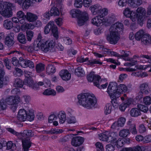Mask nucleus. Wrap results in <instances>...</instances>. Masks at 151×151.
<instances>
[{
  "instance_id": "21",
  "label": "nucleus",
  "mask_w": 151,
  "mask_h": 151,
  "mask_svg": "<svg viewBox=\"0 0 151 151\" xmlns=\"http://www.w3.org/2000/svg\"><path fill=\"white\" fill-rule=\"evenodd\" d=\"M24 83L25 84L33 89L36 90L37 88V85L35 86V83L34 82L31 78H27Z\"/></svg>"
},
{
  "instance_id": "24",
  "label": "nucleus",
  "mask_w": 151,
  "mask_h": 151,
  "mask_svg": "<svg viewBox=\"0 0 151 151\" xmlns=\"http://www.w3.org/2000/svg\"><path fill=\"white\" fill-rule=\"evenodd\" d=\"M129 6L133 8H136L140 5L142 3L141 0H127Z\"/></svg>"
},
{
  "instance_id": "62",
  "label": "nucleus",
  "mask_w": 151,
  "mask_h": 151,
  "mask_svg": "<svg viewBox=\"0 0 151 151\" xmlns=\"http://www.w3.org/2000/svg\"><path fill=\"white\" fill-rule=\"evenodd\" d=\"M129 61L131 62L130 63H126L124 64V65L126 66H132L136 65L137 63V60H133L132 58H129Z\"/></svg>"
},
{
  "instance_id": "2",
  "label": "nucleus",
  "mask_w": 151,
  "mask_h": 151,
  "mask_svg": "<svg viewBox=\"0 0 151 151\" xmlns=\"http://www.w3.org/2000/svg\"><path fill=\"white\" fill-rule=\"evenodd\" d=\"M54 45V42L52 40L47 41L45 42L43 41L41 43H38L37 46L35 45L33 48L32 46L29 47L28 50L30 49V51L32 52L34 50L38 51L40 49L42 51L46 52L52 48Z\"/></svg>"
},
{
  "instance_id": "49",
  "label": "nucleus",
  "mask_w": 151,
  "mask_h": 151,
  "mask_svg": "<svg viewBox=\"0 0 151 151\" xmlns=\"http://www.w3.org/2000/svg\"><path fill=\"white\" fill-rule=\"evenodd\" d=\"M137 108L141 111L144 113H146L148 110V107L145 105L138 104L137 105Z\"/></svg>"
},
{
  "instance_id": "54",
  "label": "nucleus",
  "mask_w": 151,
  "mask_h": 151,
  "mask_svg": "<svg viewBox=\"0 0 151 151\" xmlns=\"http://www.w3.org/2000/svg\"><path fill=\"white\" fill-rule=\"evenodd\" d=\"M126 121V119L124 117H121L119 118L117 122L119 127H123L125 124Z\"/></svg>"
},
{
  "instance_id": "10",
  "label": "nucleus",
  "mask_w": 151,
  "mask_h": 151,
  "mask_svg": "<svg viewBox=\"0 0 151 151\" xmlns=\"http://www.w3.org/2000/svg\"><path fill=\"white\" fill-rule=\"evenodd\" d=\"M19 63L22 68H24L29 67L30 68H33L35 67V65L33 62L26 59H24L22 58L20 59Z\"/></svg>"
},
{
  "instance_id": "6",
  "label": "nucleus",
  "mask_w": 151,
  "mask_h": 151,
  "mask_svg": "<svg viewBox=\"0 0 151 151\" xmlns=\"http://www.w3.org/2000/svg\"><path fill=\"white\" fill-rule=\"evenodd\" d=\"M51 30L53 35L56 39H57L59 37V33L58 28L53 21H50L45 26L44 28V32L45 34H47Z\"/></svg>"
},
{
  "instance_id": "16",
  "label": "nucleus",
  "mask_w": 151,
  "mask_h": 151,
  "mask_svg": "<svg viewBox=\"0 0 151 151\" xmlns=\"http://www.w3.org/2000/svg\"><path fill=\"white\" fill-rule=\"evenodd\" d=\"M17 118L20 121H25L27 119V112L24 109H20L18 111Z\"/></svg>"
},
{
  "instance_id": "44",
  "label": "nucleus",
  "mask_w": 151,
  "mask_h": 151,
  "mask_svg": "<svg viewBox=\"0 0 151 151\" xmlns=\"http://www.w3.org/2000/svg\"><path fill=\"white\" fill-rule=\"evenodd\" d=\"M50 15L51 16H58L60 14V12L58 8L56 7L52 8L50 11Z\"/></svg>"
},
{
  "instance_id": "4",
  "label": "nucleus",
  "mask_w": 151,
  "mask_h": 151,
  "mask_svg": "<svg viewBox=\"0 0 151 151\" xmlns=\"http://www.w3.org/2000/svg\"><path fill=\"white\" fill-rule=\"evenodd\" d=\"M13 4L8 2L0 3V13L4 17L9 18L12 16Z\"/></svg>"
},
{
  "instance_id": "61",
  "label": "nucleus",
  "mask_w": 151,
  "mask_h": 151,
  "mask_svg": "<svg viewBox=\"0 0 151 151\" xmlns=\"http://www.w3.org/2000/svg\"><path fill=\"white\" fill-rule=\"evenodd\" d=\"M82 0H75L74 5L75 7L79 8L82 7Z\"/></svg>"
},
{
  "instance_id": "14",
  "label": "nucleus",
  "mask_w": 151,
  "mask_h": 151,
  "mask_svg": "<svg viewBox=\"0 0 151 151\" xmlns=\"http://www.w3.org/2000/svg\"><path fill=\"white\" fill-rule=\"evenodd\" d=\"M139 90L144 93V94L147 95L151 91V88L148 84L145 83L141 84L139 86Z\"/></svg>"
},
{
  "instance_id": "56",
  "label": "nucleus",
  "mask_w": 151,
  "mask_h": 151,
  "mask_svg": "<svg viewBox=\"0 0 151 151\" xmlns=\"http://www.w3.org/2000/svg\"><path fill=\"white\" fill-rule=\"evenodd\" d=\"M105 81L106 80L105 79L101 80L100 82L99 83V86L97 87L100 89L106 88L108 85V83H105L104 84V82H105Z\"/></svg>"
},
{
  "instance_id": "37",
  "label": "nucleus",
  "mask_w": 151,
  "mask_h": 151,
  "mask_svg": "<svg viewBox=\"0 0 151 151\" xmlns=\"http://www.w3.org/2000/svg\"><path fill=\"white\" fill-rule=\"evenodd\" d=\"M35 118V115L33 110L32 109L29 110L27 112V119L29 121H33Z\"/></svg>"
},
{
  "instance_id": "63",
  "label": "nucleus",
  "mask_w": 151,
  "mask_h": 151,
  "mask_svg": "<svg viewBox=\"0 0 151 151\" xmlns=\"http://www.w3.org/2000/svg\"><path fill=\"white\" fill-rule=\"evenodd\" d=\"M112 106L110 104H106L105 108V113L106 114H109L111 112Z\"/></svg>"
},
{
  "instance_id": "58",
  "label": "nucleus",
  "mask_w": 151,
  "mask_h": 151,
  "mask_svg": "<svg viewBox=\"0 0 151 151\" xmlns=\"http://www.w3.org/2000/svg\"><path fill=\"white\" fill-rule=\"evenodd\" d=\"M83 70L81 67H78L75 70V74L78 76H80L83 74Z\"/></svg>"
},
{
  "instance_id": "53",
  "label": "nucleus",
  "mask_w": 151,
  "mask_h": 151,
  "mask_svg": "<svg viewBox=\"0 0 151 151\" xmlns=\"http://www.w3.org/2000/svg\"><path fill=\"white\" fill-rule=\"evenodd\" d=\"M129 129L133 134H137V132L136 129V125L135 124H131Z\"/></svg>"
},
{
  "instance_id": "13",
  "label": "nucleus",
  "mask_w": 151,
  "mask_h": 151,
  "mask_svg": "<svg viewBox=\"0 0 151 151\" xmlns=\"http://www.w3.org/2000/svg\"><path fill=\"white\" fill-rule=\"evenodd\" d=\"M123 14L125 17L130 18L133 22L135 21V12L131 11L129 8L127 7L123 11Z\"/></svg>"
},
{
  "instance_id": "7",
  "label": "nucleus",
  "mask_w": 151,
  "mask_h": 151,
  "mask_svg": "<svg viewBox=\"0 0 151 151\" xmlns=\"http://www.w3.org/2000/svg\"><path fill=\"white\" fill-rule=\"evenodd\" d=\"M109 34L106 36V40L110 44H115L119 40V33L111 29H109Z\"/></svg>"
},
{
  "instance_id": "28",
  "label": "nucleus",
  "mask_w": 151,
  "mask_h": 151,
  "mask_svg": "<svg viewBox=\"0 0 151 151\" xmlns=\"http://www.w3.org/2000/svg\"><path fill=\"white\" fill-rule=\"evenodd\" d=\"M102 51L104 54H108L115 57H119V55L117 53L111 51V50L105 48L102 49Z\"/></svg>"
},
{
  "instance_id": "34",
  "label": "nucleus",
  "mask_w": 151,
  "mask_h": 151,
  "mask_svg": "<svg viewBox=\"0 0 151 151\" xmlns=\"http://www.w3.org/2000/svg\"><path fill=\"white\" fill-rule=\"evenodd\" d=\"M4 27L7 29H10L13 27V24L12 21L7 19L5 20L4 22Z\"/></svg>"
},
{
  "instance_id": "8",
  "label": "nucleus",
  "mask_w": 151,
  "mask_h": 151,
  "mask_svg": "<svg viewBox=\"0 0 151 151\" xmlns=\"http://www.w3.org/2000/svg\"><path fill=\"white\" fill-rule=\"evenodd\" d=\"M136 13H135V21L138 19V22L139 20L141 22H140V24L142 25L143 22L145 20V15L146 13V11L145 9L141 7H138L136 10Z\"/></svg>"
},
{
  "instance_id": "25",
  "label": "nucleus",
  "mask_w": 151,
  "mask_h": 151,
  "mask_svg": "<svg viewBox=\"0 0 151 151\" xmlns=\"http://www.w3.org/2000/svg\"><path fill=\"white\" fill-rule=\"evenodd\" d=\"M116 136L114 132H109L107 142L114 145L116 141Z\"/></svg>"
},
{
  "instance_id": "20",
  "label": "nucleus",
  "mask_w": 151,
  "mask_h": 151,
  "mask_svg": "<svg viewBox=\"0 0 151 151\" xmlns=\"http://www.w3.org/2000/svg\"><path fill=\"white\" fill-rule=\"evenodd\" d=\"M22 139V147L24 151H28L29 149L31 147L32 144L30 139Z\"/></svg>"
},
{
  "instance_id": "29",
  "label": "nucleus",
  "mask_w": 151,
  "mask_h": 151,
  "mask_svg": "<svg viewBox=\"0 0 151 151\" xmlns=\"http://www.w3.org/2000/svg\"><path fill=\"white\" fill-rule=\"evenodd\" d=\"M119 96V94L116 93L114 95H112V97H110L111 99V102L113 106L114 107H116L118 106V104L117 99L118 98Z\"/></svg>"
},
{
  "instance_id": "59",
  "label": "nucleus",
  "mask_w": 151,
  "mask_h": 151,
  "mask_svg": "<svg viewBox=\"0 0 151 151\" xmlns=\"http://www.w3.org/2000/svg\"><path fill=\"white\" fill-rule=\"evenodd\" d=\"M17 16L19 19H25L26 17V16L22 11H20L17 12Z\"/></svg>"
},
{
  "instance_id": "42",
  "label": "nucleus",
  "mask_w": 151,
  "mask_h": 151,
  "mask_svg": "<svg viewBox=\"0 0 151 151\" xmlns=\"http://www.w3.org/2000/svg\"><path fill=\"white\" fill-rule=\"evenodd\" d=\"M35 68L37 72L40 73L44 70L45 65L44 64L40 63L36 65Z\"/></svg>"
},
{
  "instance_id": "52",
  "label": "nucleus",
  "mask_w": 151,
  "mask_h": 151,
  "mask_svg": "<svg viewBox=\"0 0 151 151\" xmlns=\"http://www.w3.org/2000/svg\"><path fill=\"white\" fill-rule=\"evenodd\" d=\"M6 104L5 100H1L0 101V111L5 110L6 109L7 106Z\"/></svg>"
},
{
  "instance_id": "38",
  "label": "nucleus",
  "mask_w": 151,
  "mask_h": 151,
  "mask_svg": "<svg viewBox=\"0 0 151 151\" xmlns=\"http://www.w3.org/2000/svg\"><path fill=\"white\" fill-rule=\"evenodd\" d=\"M24 82L20 78H16L15 80L14 86L16 88H21L24 84Z\"/></svg>"
},
{
  "instance_id": "64",
  "label": "nucleus",
  "mask_w": 151,
  "mask_h": 151,
  "mask_svg": "<svg viewBox=\"0 0 151 151\" xmlns=\"http://www.w3.org/2000/svg\"><path fill=\"white\" fill-rule=\"evenodd\" d=\"M63 132L62 129H52L50 131V132L52 134H58Z\"/></svg>"
},
{
  "instance_id": "26",
  "label": "nucleus",
  "mask_w": 151,
  "mask_h": 151,
  "mask_svg": "<svg viewBox=\"0 0 151 151\" xmlns=\"http://www.w3.org/2000/svg\"><path fill=\"white\" fill-rule=\"evenodd\" d=\"M142 42L145 45L151 44V37L148 34L146 33L143 35L142 39Z\"/></svg>"
},
{
  "instance_id": "33",
  "label": "nucleus",
  "mask_w": 151,
  "mask_h": 151,
  "mask_svg": "<svg viewBox=\"0 0 151 151\" xmlns=\"http://www.w3.org/2000/svg\"><path fill=\"white\" fill-rule=\"evenodd\" d=\"M22 6L24 9L29 8L33 3H35L33 0H23L22 1Z\"/></svg>"
},
{
  "instance_id": "32",
  "label": "nucleus",
  "mask_w": 151,
  "mask_h": 151,
  "mask_svg": "<svg viewBox=\"0 0 151 151\" xmlns=\"http://www.w3.org/2000/svg\"><path fill=\"white\" fill-rule=\"evenodd\" d=\"M137 108H133L130 111V114L132 117H137L140 115L141 113L140 111Z\"/></svg>"
},
{
  "instance_id": "30",
  "label": "nucleus",
  "mask_w": 151,
  "mask_h": 151,
  "mask_svg": "<svg viewBox=\"0 0 151 151\" xmlns=\"http://www.w3.org/2000/svg\"><path fill=\"white\" fill-rule=\"evenodd\" d=\"M98 15L94 17L91 20L92 23L96 26H100L103 23V21L102 19L99 18Z\"/></svg>"
},
{
  "instance_id": "23",
  "label": "nucleus",
  "mask_w": 151,
  "mask_h": 151,
  "mask_svg": "<svg viewBox=\"0 0 151 151\" xmlns=\"http://www.w3.org/2000/svg\"><path fill=\"white\" fill-rule=\"evenodd\" d=\"M101 8V6L98 4L92 5L90 8L92 15H97L98 16Z\"/></svg>"
},
{
  "instance_id": "55",
  "label": "nucleus",
  "mask_w": 151,
  "mask_h": 151,
  "mask_svg": "<svg viewBox=\"0 0 151 151\" xmlns=\"http://www.w3.org/2000/svg\"><path fill=\"white\" fill-rule=\"evenodd\" d=\"M27 38V40L30 41L33 37L34 32L31 30L27 31L26 32Z\"/></svg>"
},
{
  "instance_id": "36",
  "label": "nucleus",
  "mask_w": 151,
  "mask_h": 151,
  "mask_svg": "<svg viewBox=\"0 0 151 151\" xmlns=\"http://www.w3.org/2000/svg\"><path fill=\"white\" fill-rule=\"evenodd\" d=\"M130 132L129 129H124L120 131L119 135L120 137H126L130 134Z\"/></svg>"
},
{
  "instance_id": "35",
  "label": "nucleus",
  "mask_w": 151,
  "mask_h": 151,
  "mask_svg": "<svg viewBox=\"0 0 151 151\" xmlns=\"http://www.w3.org/2000/svg\"><path fill=\"white\" fill-rule=\"evenodd\" d=\"M58 117L59 119V123L60 124H63L65 121L66 116L64 112H60L58 114Z\"/></svg>"
},
{
  "instance_id": "46",
  "label": "nucleus",
  "mask_w": 151,
  "mask_h": 151,
  "mask_svg": "<svg viewBox=\"0 0 151 151\" xmlns=\"http://www.w3.org/2000/svg\"><path fill=\"white\" fill-rule=\"evenodd\" d=\"M108 10L107 9L105 8L102 9L101 8L100 10L98 16L100 18H102L106 15L108 14Z\"/></svg>"
},
{
  "instance_id": "60",
  "label": "nucleus",
  "mask_w": 151,
  "mask_h": 151,
  "mask_svg": "<svg viewBox=\"0 0 151 151\" xmlns=\"http://www.w3.org/2000/svg\"><path fill=\"white\" fill-rule=\"evenodd\" d=\"M143 102L146 105H149L151 104V98L148 96H146L143 99Z\"/></svg>"
},
{
  "instance_id": "9",
  "label": "nucleus",
  "mask_w": 151,
  "mask_h": 151,
  "mask_svg": "<svg viewBox=\"0 0 151 151\" xmlns=\"http://www.w3.org/2000/svg\"><path fill=\"white\" fill-rule=\"evenodd\" d=\"M117 85L116 82H111L108 87L107 92L110 97H112V95L117 93Z\"/></svg>"
},
{
  "instance_id": "40",
  "label": "nucleus",
  "mask_w": 151,
  "mask_h": 151,
  "mask_svg": "<svg viewBox=\"0 0 151 151\" xmlns=\"http://www.w3.org/2000/svg\"><path fill=\"white\" fill-rule=\"evenodd\" d=\"M55 72V68L54 65H49L47 67L46 72L48 75L54 73Z\"/></svg>"
},
{
  "instance_id": "19",
  "label": "nucleus",
  "mask_w": 151,
  "mask_h": 151,
  "mask_svg": "<svg viewBox=\"0 0 151 151\" xmlns=\"http://www.w3.org/2000/svg\"><path fill=\"white\" fill-rule=\"evenodd\" d=\"M151 66V65H148L145 66L142 65H136L135 68H124V70L127 71H134L138 70H145L148 67Z\"/></svg>"
},
{
  "instance_id": "51",
  "label": "nucleus",
  "mask_w": 151,
  "mask_h": 151,
  "mask_svg": "<svg viewBox=\"0 0 151 151\" xmlns=\"http://www.w3.org/2000/svg\"><path fill=\"white\" fill-rule=\"evenodd\" d=\"M95 145L97 151H104L103 145L101 143L97 142L95 144Z\"/></svg>"
},
{
  "instance_id": "27",
  "label": "nucleus",
  "mask_w": 151,
  "mask_h": 151,
  "mask_svg": "<svg viewBox=\"0 0 151 151\" xmlns=\"http://www.w3.org/2000/svg\"><path fill=\"white\" fill-rule=\"evenodd\" d=\"M127 87L124 84H120L117 85V94L120 96V94L122 92H125L127 91Z\"/></svg>"
},
{
  "instance_id": "3",
  "label": "nucleus",
  "mask_w": 151,
  "mask_h": 151,
  "mask_svg": "<svg viewBox=\"0 0 151 151\" xmlns=\"http://www.w3.org/2000/svg\"><path fill=\"white\" fill-rule=\"evenodd\" d=\"M70 14L73 18H75L79 16L77 21L79 26L83 25L88 19V14L85 12L81 13L80 11L78 9H74L70 11Z\"/></svg>"
},
{
  "instance_id": "12",
  "label": "nucleus",
  "mask_w": 151,
  "mask_h": 151,
  "mask_svg": "<svg viewBox=\"0 0 151 151\" xmlns=\"http://www.w3.org/2000/svg\"><path fill=\"white\" fill-rule=\"evenodd\" d=\"M14 34L13 33H10L6 36L5 42L7 46L10 47L13 45L14 43Z\"/></svg>"
},
{
  "instance_id": "11",
  "label": "nucleus",
  "mask_w": 151,
  "mask_h": 151,
  "mask_svg": "<svg viewBox=\"0 0 151 151\" xmlns=\"http://www.w3.org/2000/svg\"><path fill=\"white\" fill-rule=\"evenodd\" d=\"M5 100L7 104L14 105L18 104L20 101V99L18 96H11L6 99Z\"/></svg>"
},
{
  "instance_id": "41",
  "label": "nucleus",
  "mask_w": 151,
  "mask_h": 151,
  "mask_svg": "<svg viewBox=\"0 0 151 151\" xmlns=\"http://www.w3.org/2000/svg\"><path fill=\"white\" fill-rule=\"evenodd\" d=\"M109 132H105L102 134H99V138L101 140L107 142L108 138Z\"/></svg>"
},
{
  "instance_id": "47",
  "label": "nucleus",
  "mask_w": 151,
  "mask_h": 151,
  "mask_svg": "<svg viewBox=\"0 0 151 151\" xmlns=\"http://www.w3.org/2000/svg\"><path fill=\"white\" fill-rule=\"evenodd\" d=\"M101 80L100 76L98 75H95L93 81L94 85L96 87L99 86V82H100V81Z\"/></svg>"
},
{
  "instance_id": "57",
  "label": "nucleus",
  "mask_w": 151,
  "mask_h": 151,
  "mask_svg": "<svg viewBox=\"0 0 151 151\" xmlns=\"http://www.w3.org/2000/svg\"><path fill=\"white\" fill-rule=\"evenodd\" d=\"M121 52L122 54L121 55H119V57L123 58V59L125 60H130L129 59V58L127 57L129 55V54L127 52H126L124 51L123 50H122Z\"/></svg>"
},
{
  "instance_id": "15",
  "label": "nucleus",
  "mask_w": 151,
  "mask_h": 151,
  "mask_svg": "<svg viewBox=\"0 0 151 151\" xmlns=\"http://www.w3.org/2000/svg\"><path fill=\"white\" fill-rule=\"evenodd\" d=\"M59 76L64 81H67L70 79L71 75L70 73L67 70H63L59 73Z\"/></svg>"
},
{
  "instance_id": "50",
  "label": "nucleus",
  "mask_w": 151,
  "mask_h": 151,
  "mask_svg": "<svg viewBox=\"0 0 151 151\" xmlns=\"http://www.w3.org/2000/svg\"><path fill=\"white\" fill-rule=\"evenodd\" d=\"M56 94V93L54 90L50 89H47L43 93V94L47 95L55 96Z\"/></svg>"
},
{
  "instance_id": "1",
  "label": "nucleus",
  "mask_w": 151,
  "mask_h": 151,
  "mask_svg": "<svg viewBox=\"0 0 151 151\" xmlns=\"http://www.w3.org/2000/svg\"><path fill=\"white\" fill-rule=\"evenodd\" d=\"M78 104L87 109L94 107L97 103L96 98L89 94H80L78 96Z\"/></svg>"
},
{
  "instance_id": "22",
  "label": "nucleus",
  "mask_w": 151,
  "mask_h": 151,
  "mask_svg": "<svg viewBox=\"0 0 151 151\" xmlns=\"http://www.w3.org/2000/svg\"><path fill=\"white\" fill-rule=\"evenodd\" d=\"M132 102L131 99H129L124 102L122 103L119 106V110L122 111H124L126 108L128 107L131 105Z\"/></svg>"
},
{
  "instance_id": "45",
  "label": "nucleus",
  "mask_w": 151,
  "mask_h": 151,
  "mask_svg": "<svg viewBox=\"0 0 151 151\" xmlns=\"http://www.w3.org/2000/svg\"><path fill=\"white\" fill-rule=\"evenodd\" d=\"M17 38L19 42L21 43L24 44L26 42L25 35L22 33H20L19 34Z\"/></svg>"
},
{
  "instance_id": "48",
  "label": "nucleus",
  "mask_w": 151,
  "mask_h": 151,
  "mask_svg": "<svg viewBox=\"0 0 151 151\" xmlns=\"http://www.w3.org/2000/svg\"><path fill=\"white\" fill-rule=\"evenodd\" d=\"M125 142V141L124 139L119 138L118 140L116 139V142L114 145H116L118 147H122Z\"/></svg>"
},
{
  "instance_id": "18",
  "label": "nucleus",
  "mask_w": 151,
  "mask_h": 151,
  "mask_svg": "<svg viewBox=\"0 0 151 151\" xmlns=\"http://www.w3.org/2000/svg\"><path fill=\"white\" fill-rule=\"evenodd\" d=\"M124 28L123 24L119 22H117L112 25L110 29L119 33L122 31Z\"/></svg>"
},
{
  "instance_id": "5",
  "label": "nucleus",
  "mask_w": 151,
  "mask_h": 151,
  "mask_svg": "<svg viewBox=\"0 0 151 151\" xmlns=\"http://www.w3.org/2000/svg\"><path fill=\"white\" fill-rule=\"evenodd\" d=\"M6 130L12 134L17 137H20L21 139H28L30 137L34 135V134L31 130H24L23 132L20 134L14 129L11 128H7Z\"/></svg>"
},
{
  "instance_id": "31",
  "label": "nucleus",
  "mask_w": 151,
  "mask_h": 151,
  "mask_svg": "<svg viewBox=\"0 0 151 151\" xmlns=\"http://www.w3.org/2000/svg\"><path fill=\"white\" fill-rule=\"evenodd\" d=\"M26 17L27 19L30 22H32L36 20L37 17V16L31 12H27V13Z\"/></svg>"
},
{
  "instance_id": "17",
  "label": "nucleus",
  "mask_w": 151,
  "mask_h": 151,
  "mask_svg": "<svg viewBox=\"0 0 151 151\" xmlns=\"http://www.w3.org/2000/svg\"><path fill=\"white\" fill-rule=\"evenodd\" d=\"M84 139L81 137H77L73 138L72 140L71 143L72 145L77 147L81 145L84 142Z\"/></svg>"
},
{
  "instance_id": "43",
  "label": "nucleus",
  "mask_w": 151,
  "mask_h": 151,
  "mask_svg": "<svg viewBox=\"0 0 151 151\" xmlns=\"http://www.w3.org/2000/svg\"><path fill=\"white\" fill-rule=\"evenodd\" d=\"M6 148L7 150H14L16 148V146L15 144L13 143L11 141H9L6 143Z\"/></svg>"
},
{
  "instance_id": "39",
  "label": "nucleus",
  "mask_w": 151,
  "mask_h": 151,
  "mask_svg": "<svg viewBox=\"0 0 151 151\" xmlns=\"http://www.w3.org/2000/svg\"><path fill=\"white\" fill-rule=\"evenodd\" d=\"M146 33L142 30H139L135 35V39L138 40H139L141 39V40H142V39L143 37V35Z\"/></svg>"
}]
</instances>
